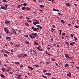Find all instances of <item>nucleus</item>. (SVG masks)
<instances>
[{"label":"nucleus","mask_w":79,"mask_h":79,"mask_svg":"<svg viewBox=\"0 0 79 79\" xmlns=\"http://www.w3.org/2000/svg\"><path fill=\"white\" fill-rule=\"evenodd\" d=\"M30 55H31V56H34L36 54V52L35 50H31L30 51Z\"/></svg>","instance_id":"obj_1"},{"label":"nucleus","mask_w":79,"mask_h":79,"mask_svg":"<svg viewBox=\"0 0 79 79\" xmlns=\"http://www.w3.org/2000/svg\"><path fill=\"white\" fill-rule=\"evenodd\" d=\"M6 38L7 40H8V41H10V40L11 39V37L8 36L6 37Z\"/></svg>","instance_id":"obj_2"},{"label":"nucleus","mask_w":79,"mask_h":79,"mask_svg":"<svg viewBox=\"0 0 79 79\" xmlns=\"http://www.w3.org/2000/svg\"><path fill=\"white\" fill-rule=\"evenodd\" d=\"M1 8L3 10H6V7L4 6H1Z\"/></svg>","instance_id":"obj_3"},{"label":"nucleus","mask_w":79,"mask_h":79,"mask_svg":"<svg viewBox=\"0 0 79 79\" xmlns=\"http://www.w3.org/2000/svg\"><path fill=\"white\" fill-rule=\"evenodd\" d=\"M37 27H38V28H40V29H42V26H40V25H37L36 26Z\"/></svg>","instance_id":"obj_4"},{"label":"nucleus","mask_w":79,"mask_h":79,"mask_svg":"<svg viewBox=\"0 0 79 79\" xmlns=\"http://www.w3.org/2000/svg\"><path fill=\"white\" fill-rule=\"evenodd\" d=\"M10 23V22L9 21L6 20L5 21V24H7V25H8V24H9Z\"/></svg>","instance_id":"obj_5"},{"label":"nucleus","mask_w":79,"mask_h":79,"mask_svg":"<svg viewBox=\"0 0 79 79\" xmlns=\"http://www.w3.org/2000/svg\"><path fill=\"white\" fill-rule=\"evenodd\" d=\"M31 28L32 29H33L34 31H37V29L36 28H34V27H32Z\"/></svg>","instance_id":"obj_6"},{"label":"nucleus","mask_w":79,"mask_h":79,"mask_svg":"<svg viewBox=\"0 0 79 79\" xmlns=\"http://www.w3.org/2000/svg\"><path fill=\"white\" fill-rule=\"evenodd\" d=\"M13 33H14V34H15L16 35H18V33H16V31H15V30H13Z\"/></svg>","instance_id":"obj_7"},{"label":"nucleus","mask_w":79,"mask_h":79,"mask_svg":"<svg viewBox=\"0 0 79 79\" xmlns=\"http://www.w3.org/2000/svg\"><path fill=\"white\" fill-rule=\"evenodd\" d=\"M0 76H1V77H3V78H5V77H6L4 75H3V74H2L0 75Z\"/></svg>","instance_id":"obj_8"},{"label":"nucleus","mask_w":79,"mask_h":79,"mask_svg":"<svg viewBox=\"0 0 79 79\" xmlns=\"http://www.w3.org/2000/svg\"><path fill=\"white\" fill-rule=\"evenodd\" d=\"M69 74H67V76H69V77H70L71 76V73L70 72L69 73Z\"/></svg>","instance_id":"obj_9"},{"label":"nucleus","mask_w":79,"mask_h":79,"mask_svg":"<svg viewBox=\"0 0 79 79\" xmlns=\"http://www.w3.org/2000/svg\"><path fill=\"white\" fill-rule=\"evenodd\" d=\"M31 34L32 35H34V36H35V37H37V34L36 33H35V34H34L33 33H32Z\"/></svg>","instance_id":"obj_10"},{"label":"nucleus","mask_w":79,"mask_h":79,"mask_svg":"<svg viewBox=\"0 0 79 79\" xmlns=\"http://www.w3.org/2000/svg\"><path fill=\"white\" fill-rule=\"evenodd\" d=\"M19 46L20 45L19 44H15V47H19Z\"/></svg>","instance_id":"obj_11"},{"label":"nucleus","mask_w":79,"mask_h":79,"mask_svg":"<svg viewBox=\"0 0 79 79\" xmlns=\"http://www.w3.org/2000/svg\"><path fill=\"white\" fill-rule=\"evenodd\" d=\"M65 57H66V58L67 59H68V57L69 56L67 54H65Z\"/></svg>","instance_id":"obj_12"},{"label":"nucleus","mask_w":79,"mask_h":79,"mask_svg":"<svg viewBox=\"0 0 79 79\" xmlns=\"http://www.w3.org/2000/svg\"><path fill=\"white\" fill-rule=\"evenodd\" d=\"M46 75H47V76H50L51 75V73H45Z\"/></svg>","instance_id":"obj_13"},{"label":"nucleus","mask_w":79,"mask_h":79,"mask_svg":"<svg viewBox=\"0 0 79 79\" xmlns=\"http://www.w3.org/2000/svg\"><path fill=\"white\" fill-rule=\"evenodd\" d=\"M60 21H61V23H64H64H65V22L63 19L60 20Z\"/></svg>","instance_id":"obj_14"},{"label":"nucleus","mask_w":79,"mask_h":79,"mask_svg":"<svg viewBox=\"0 0 79 79\" xmlns=\"http://www.w3.org/2000/svg\"><path fill=\"white\" fill-rule=\"evenodd\" d=\"M40 7H41V8H44V5H40Z\"/></svg>","instance_id":"obj_15"},{"label":"nucleus","mask_w":79,"mask_h":79,"mask_svg":"<svg viewBox=\"0 0 79 79\" xmlns=\"http://www.w3.org/2000/svg\"><path fill=\"white\" fill-rule=\"evenodd\" d=\"M28 68H29V69H30L31 70H33V68L32 67L28 66Z\"/></svg>","instance_id":"obj_16"},{"label":"nucleus","mask_w":79,"mask_h":79,"mask_svg":"<svg viewBox=\"0 0 79 79\" xmlns=\"http://www.w3.org/2000/svg\"><path fill=\"white\" fill-rule=\"evenodd\" d=\"M53 11H58V12H59V10H56L55 9H53Z\"/></svg>","instance_id":"obj_17"},{"label":"nucleus","mask_w":79,"mask_h":79,"mask_svg":"<svg viewBox=\"0 0 79 79\" xmlns=\"http://www.w3.org/2000/svg\"><path fill=\"white\" fill-rule=\"evenodd\" d=\"M25 25V26H29V23H28L27 22L26 23Z\"/></svg>","instance_id":"obj_18"},{"label":"nucleus","mask_w":79,"mask_h":79,"mask_svg":"<svg viewBox=\"0 0 79 79\" xmlns=\"http://www.w3.org/2000/svg\"><path fill=\"white\" fill-rule=\"evenodd\" d=\"M65 67L66 68L67 66H69V65L68 64H66L64 65Z\"/></svg>","instance_id":"obj_19"},{"label":"nucleus","mask_w":79,"mask_h":79,"mask_svg":"<svg viewBox=\"0 0 79 79\" xmlns=\"http://www.w3.org/2000/svg\"><path fill=\"white\" fill-rule=\"evenodd\" d=\"M2 69L3 72H5V68L4 67L2 68Z\"/></svg>","instance_id":"obj_20"},{"label":"nucleus","mask_w":79,"mask_h":79,"mask_svg":"<svg viewBox=\"0 0 79 79\" xmlns=\"http://www.w3.org/2000/svg\"><path fill=\"white\" fill-rule=\"evenodd\" d=\"M19 58H21V57H22V55H18L17 56Z\"/></svg>","instance_id":"obj_21"},{"label":"nucleus","mask_w":79,"mask_h":79,"mask_svg":"<svg viewBox=\"0 0 79 79\" xmlns=\"http://www.w3.org/2000/svg\"><path fill=\"white\" fill-rule=\"evenodd\" d=\"M23 5L24 6H27V3H24L23 4Z\"/></svg>","instance_id":"obj_22"},{"label":"nucleus","mask_w":79,"mask_h":79,"mask_svg":"<svg viewBox=\"0 0 79 79\" xmlns=\"http://www.w3.org/2000/svg\"><path fill=\"white\" fill-rule=\"evenodd\" d=\"M22 9L23 10H26L27 9V8L25 7H23L22 8Z\"/></svg>","instance_id":"obj_23"},{"label":"nucleus","mask_w":79,"mask_h":79,"mask_svg":"<svg viewBox=\"0 0 79 79\" xmlns=\"http://www.w3.org/2000/svg\"><path fill=\"white\" fill-rule=\"evenodd\" d=\"M25 43L26 44H30V43H29V41H26L25 42Z\"/></svg>","instance_id":"obj_24"},{"label":"nucleus","mask_w":79,"mask_h":79,"mask_svg":"<svg viewBox=\"0 0 79 79\" xmlns=\"http://www.w3.org/2000/svg\"><path fill=\"white\" fill-rule=\"evenodd\" d=\"M65 43H66L67 45H68V46H69V43L68 42L65 41Z\"/></svg>","instance_id":"obj_25"},{"label":"nucleus","mask_w":79,"mask_h":79,"mask_svg":"<svg viewBox=\"0 0 79 79\" xmlns=\"http://www.w3.org/2000/svg\"><path fill=\"white\" fill-rule=\"evenodd\" d=\"M15 64H20L19 62H15Z\"/></svg>","instance_id":"obj_26"},{"label":"nucleus","mask_w":79,"mask_h":79,"mask_svg":"<svg viewBox=\"0 0 79 79\" xmlns=\"http://www.w3.org/2000/svg\"><path fill=\"white\" fill-rule=\"evenodd\" d=\"M21 77V75H18V79H20V78Z\"/></svg>","instance_id":"obj_27"},{"label":"nucleus","mask_w":79,"mask_h":79,"mask_svg":"<svg viewBox=\"0 0 79 79\" xmlns=\"http://www.w3.org/2000/svg\"><path fill=\"white\" fill-rule=\"evenodd\" d=\"M33 24H34V25H35V26H36V24H37V23L35 22H33Z\"/></svg>","instance_id":"obj_28"},{"label":"nucleus","mask_w":79,"mask_h":79,"mask_svg":"<svg viewBox=\"0 0 79 79\" xmlns=\"http://www.w3.org/2000/svg\"><path fill=\"white\" fill-rule=\"evenodd\" d=\"M36 48L38 50H39L40 51V48H39V47H37Z\"/></svg>","instance_id":"obj_29"},{"label":"nucleus","mask_w":79,"mask_h":79,"mask_svg":"<svg viewBox=\"0 0 79 79\" xmlns=\"http://www.w3.org/2000/svg\"><path fill=\"white\" fill-rule=\"evenodd\" d=\"M66 5L67 6H71V5H70L69 3H68Z\"/></svg>","instance_id":"obj_30"},{"label":"nucleus","mask_w":79,"mask_h":79,"mask_svg":"<svg viewBox=\"0 0 79 79\" xmlns=\"http://www.w3.org/2000/svg\"><path fill=\"white\" fill-rule=\"evenodd\" d=\"M29 36H30L31 38V39H33V38H32V35H29Z\"/></svg>","instance_id":"obj_31"},{"label":"nucleus","mask_w":79,"mask_h":79,"mask_svg":"<svg viewBox=\"0 0 79 79\" xmlns=\"http://www.w3.org/2000/svg\"><path fill=\"white\" fill-rule=\"evenodd\" d=\"M4 51L6 53H9V52L6 51L5 50H4Z\"/></svg>","instance_id":"obj_32"},{"label":"nucleus","mask_w":79,"mask_h":79,"mask_svg":"<svg viewBox=\"0 0 79 79\" xmlns=\"http://www.w3.org/2000/svg\"><path fill=\"white\" fill-rule=\"evenodd\" d=\"M4 56H6V57H7L8 56V55L6 54H4Z\"/></svg>","instance_id":"obj_33"},{"label":"nucleus","mask_w":79,"mask_h":79,"mask_svg":"<svg viewBox=\"0 0 79 79\" xmlns=\"http://www.w3.org/2000/svg\"><path fill=\"white\" fill-rule=\"evenodd\" d=\"M35 45H39V44H38V43H37L36 42H35Z\"/></svg>","instance_id":"obj_34"},{"label":"nucleus","mask_w":79,"mask_h":79,"mask_svg":"<svg viewBox=\"0 0 79 79\" xmlns=\"http://www.w3.org/2000/svg\"><path fill=\"white\" fill-rule=\"evenodd\" d=\"M26 19L27 20H29V19H31V18H29L28 17H27Z\"/></svg>","instance_id":"obj_35"},{"label":"nucleus","mask_w":79,"mask_h":79,"mask_svg":"<svg viewBox=\"0 0 79 79\" xmlns=\"http://www.w3.org/2000/svg\"><path fill=\"white\" fill-rule=\"evenodd\" d=\"M35 66L37 68H39V65H35Z\"/></svg>","instance_id":"obj_36"},{"label":"nucleus","mask_w":79,"mask_h":79,"mask_svg":"<svg viewBox=\"0 0 79 79\" xmlns=\"http://www.w3.org/2000/svg\"><path fill=\"white\" fill-rule=\"evenodd\" d=\"M23 65L22 64H21L20 68H23Z\"/></svg>","instance_id":"obj_37"},{"label":"nucleus","mask_w":79,"mask_h":79,"mask_svg":"<svg viewBox=\"0 0 79 79\" xmlns=\"http://www.w3.org/2000/svg\"><path fill=\"white\" fill-rule=\"evenodd\" d=\"M4 31L5 32L6 31H7V29H6V28H4Z\"/></svg>","instance_id":"obj_38"},{"label":"nucleus","mask_w":79,"mask_h":79,"mask_svg":"<svg viewBox=\"0 0 79 79\" xmlns=\"http://www.w3.org/2000/svg\"><path fill=\"white\" fill-rule=\"evenodd\" d=\"M26 10H30V8L27 7V9Z\"/></svg>","instance_id":"obj_39"},{"label":"nucleus","mask_w":79,"mask_h":79,"mask_svg":"<svg viewBox=\"0 0 79 79\" xmlns=\"http://www.w3.org/2000/svg\"><path fill=\"white\" fill-rule=\"evenodd\" d=\"M70 45H73V43H70Z\"/></svg>","instance_id":"obj_40"},{"label":"nucleus","mask_w":79,"mask_h":79,"mask_svg":"<svg viewBox=\"0 0 79 79\" xmlns=\"http://www.w3.org/2000/svg\"><path fill=\"white\" fill-rule=\"evenodd\" d=\"M58 15H60V16H62V14H61L60 13H58Z\"/></svg>","instance_id":"obj_41"},{"label":"nucleus","mask_w":79,"mask_h":79,"mask_svg":"<svg viewBox=\"0 0 79 79\" xmlns=\"http://www.w3.org/2000/svg\"><path fill=\"white\" fill-rule=\"evenodd\" d=\"M6 33V34H8L9 33V31L8 30H7Z\"/></svg>","instance_id":"obj_42"},{"label":"nucleus","mask_w":79,"mask_h":79,"mask_svg":"<svg viewBox=\"0 0 79 79\" xmlns=\"http://www.w3.org/2000/svg\"><path fill=\"white\" fill-rule=\"evenodd\" d=\"M9 74H13V72H10Z\"/></svg>","instance_id":"obj_43"},{"label":"nucleus","mask_w":79,"mask_h":79,"mask_svg":"<svg viewBox=\"0 0 79 79\" xmlns=\"http://www.w3.org/2000/svg\"><path fill=\"white\" fill-rule=\"evenodd\" d=\"M44 79H47V77H46L45 76H44Z\"/></svg>","instance_id":"obj_44"},{"label":"nucleus","mask_w":79,"mask_h":79,"mask_svg":"<svg viewBox=\"0 0 79 79\" xmlns=\"http://www.w3.org/2000/svg\"><path fill=\"white\" fill-rule=\"evenodd\" d=\"M36 22L37 24H39V22L38 21H37Z\"/></svg>","instance_id":"obj_45"},{"label":"nucleus","mask_w":79,"mask_h":79,"mask_svg":"<svg viewBox=\"0 0 79 79\" xmlns=\"http://www.w3.org/2000/svg\"><path fill=\"white\" fill-rule=\"evenodd\" d=\"M51 30H52V31H55V29H53L52 28H51Z\"/></svg>","instance_id":"obj_46"},{"label":"nucleus","mask_w":79,"mask_h":79,"mask_svg":"<svg viewBox=\"0 0 79 79\" xmlns=\"http://www.w3.org/2000/svg\"><path fill=\"white\" fill-rule=\"evenodd\" d=\"M27 21L28 23H31V22H32L31 20H28Z\"/></svg>","instance_id":"obj_47"},{"label":"nucleus","mask_w":79,"mask_h":79,"mask_svg":"<svg viewBox=\"0 0 79 79\" xmlns=\"http://www.w3.org/2000/svg\"><path fill=\"white\" fill-rule=\"evenodd\" d=\"M76 27V28H78V26H75L74 27Z\"/></svg>","instance_id":"obj_48"},{"label":"nucleus","mask_w":79,"mask_h":79,"mask_svg":"<svg viewBox=\"0 0 79 79\" xmlns=\"http://www.w3.org/2000/svg\"><path fill=\"white\" fill-rule=\"evenodd\" d=\"M2 2H8V1H6V0H4L2 1Z\"/></svg>","instance_id":"obj_49"},{"label":"nucleus","mask_w":79,"mask_h":79,"mask_svg":"<svg viewBox=\"0 0 79 79\" xmlns=\"http://www.w3.org/2000/svg\"><path fill=\"white\" fill-rule=\"evenodd\" d=\"M20 7H21V6L19 5L18 7H17V8H20Z\"/></svg>","instance_id":"obj_50"},{"label":"nucleus","mask_w":79,"mask_h":79,"mask_svg":"<svg viewBox=\"0 0 79 79\" xmlns=\"http://www.w3.org/2000/svg\"><path fill=\"white\" fill-rule=\"evenodd\" d=\"M5 6L6 7H7L8 6V5H7V4H5Z\"/></svg>","instance_id":"obj_51"},{"label":"nucleus","mask_w":79,"mask_h":79,"mask_svg":"<svg viewBox=\"0 0 79 79\" xmlns=\"http://www.w3.org/2000/svg\"><path fill=\"white\" fill-rule=\"evenodd\" d=\"M45 63H46V64H49V62H45Z\"/></svg>","instance_id":"obj_52"},{"label":"nucleus","mask_w":79,"mask_h":79,"mask_svg":"<svg viewBox=\"0 0 79 79\" xmlns=\"http://www.w3.org/2000/svg\"><path fill=\"white\" fill-rule=\"evenodd\" d=\"M25 37H27V38H28V35H25Z\"/></svg>","instance_id":"obj_53"},{"label":"nucleus","mask_w":79,"mask_h":79,"mask_svg":"<svg viewBox=\"0 0 79 79\" xmlns=\"http://www.w3.org/2000/svg\"><path fill=\"white\" fill-rule=\"evenodd\" d=\"M75 68H77V69H79V67H77V66H76L75 67Z\"/></svg>","instance_id":"obj_54"},{"label":"nucleus","mask_w":79,"mask_h":79,"mask_svg":"<svg viewBox=\"0 0 79 79\" xmlns=\"http://www.w3.org/2000/svg\"><path fill=\"white\" fill-rule=\"evenodd\" d=\"M68 58L69 59H71V58H72V57H69H69H68Z\"/></svg>","instance_id":"obj_55"},{"label":"nucleus","mask_w":79,"mask_h":79,"mask_svg":"<svg viewBox=\"0 0 79 79\" xmlns=\"http://www.w3.org/2000/svg\"><path fill=\"white\" fill-rule=\"evenodd\" d=\"M77 40V38L75 37V40Z\"/></svg>","instance_id":"obj_56"},{"label":"nucleus","mask_w":79,"mask_h":79,"mask_svg":"<svg viewBox=\"0 0 79 79\" xmlns=\"http://www.w3.org/2000/svg\"><path fill=\"white\" fill-rule=\"evenodd\" d=\"M10 69H9L8 70H6V71H7V72H9V71H10Z\"/></svg>","instance_id":"obj_57"},{"label":"nucleus","mask_w":79,"mask_h":79,"mask_svg":"<svg viewBox=\"0 0 79 79\" xmlns=\"http://www.w3.org/2000/svg\"><path fill=\"white\" fill-rule=\"evenodd\" d=\"M47 49H48V50H50V48H47Z\"/></svg>","instance_id":"obj_58"},{"label":"nucleus","mask_w":79,"mask_h":79,"mask_svg":"<svg viewBox=\"0 0 79 79\" xmlns=\"http://www.w3.org/2000/svg\"><path fill=\"white\" fill-rule=\"evenodd\" d=\"M51 40L52 41H53V39L52 38H51Z\"/></svg>","instance_id":"obj_59"},{"label":"nucleus","mask_w":79,"mask_h":79,"mask_svg":"<svg viewBox=\"0 0 79 79\" xmlns=\"http://www.w3.org/2000/svg\"><path fill=\"white\" fill-rule=\"evenodd\" d=\"M24 55H22V56L23 57H24Z\"/></svg>","instance_id":"obj_60"},{"label":"nucleus","mask_w":79,"mask_h":79,"mask_svg":"<svg viewBox=\"0 0 79 79\" xmlns=\"http://www.w3.org/2000/svg\"><path fill=\"white\" fill-rule=\"evenodd\" d=\"M70 35H71V36L72 37H73V35L72 34H71Z\"/></svg>","instance_id":"obj_61"},{"label":"nucleus","mask_w":79,"mask_h":79,"mask_svg":"<svg viewBox=\"0 0 79 79\" xmlns=\"http://www.w3.org/2000/svg\"><path fill=\"white\" fill-rule=\"evenodd\" d=\"M30 73H27V74H28V75H29V76H30Z\"/></svg>","instance_id":"obj_62"},{"label":"nucleus","mask_w":79,"mask_h":79,"mask_svg":"<svg viewBox=\"0 0 79 79\" xmlns=\"http://www.w3.org/2000/svg\"><path fill=\"white\" fill-rule=\"evenodd\" d=\"M65 33H62V35H65Z\"/></svg>","instance_id":"obj_63"},{"label":"nucleus","mask_w":79,"mask_h":79,"mask_svg":"<svg viewBox=\"0 0 79 79\" xmlns=\"http://www.w3.org/2000/svg\"><path fill=\"white\" fill-rule=\"evenodd\" d=\"M46 70L43 71V73H45V72H46Z\"/></svg>","instance_id":"obj_64"}]
</instances>
